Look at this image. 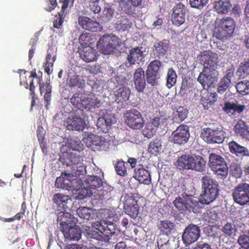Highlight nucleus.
<instances>
[{"mask_svg": "<svg viewBox=\"0 0 249 249\" xmlns=\"http://www.w3.org/2000/svg\"><path fill=\"white\" fill-rule=\"evenodd\" d=\"M91 226L93 229L88 227V230H86L87 235L89 237L97 240L109 241L116 231L115 224L105 220L93 222Z\"/></svg>", "mask_w": 249, "mask_h": 249, "instance_id": "nucleus-1", "label": "nucleus"}, {"mask_svg": "<svg viewBox=\"0 0 249 249\" xmlns=\"http://www.w3.org/2000/svg\"><path fill=\"white\" fill-rule=\"evenodd\" d=\"M202 192L201 204H209L215 200L219 195V186L217 181L211 176L205 175L201 179Z\"/></svg>", "mask_w": 249, "mask_h": 249, "instance_id": "nucleus-2", "label": "nucleus"}, {"mask_svg": "<svg viewBox=\"0 0 249 249\" xmlns=\"http://www.w3.org/2000/svg\"><path fill=\"white\" fill-rule=\"evenodd\" d=\"M175 208L181 213L193 212L199 213L202 209L200 202L192 195L183 193L178 196L173 202Z\"/></svg>", "mask_w": 249, "mask_h": 249, "instance_id": "nucleus-3", "label": "nucleus"}, {"mask_svg": "<svg viewBox=\"0 0 249 249\" xmlns=\"http://www.w3.org/2000/svg\"><path fill=\"white\" fill-rule=\"evenodd\" d=\"M235 26V22L232 18L223 17L214 29L213 36L219 40H225L233 35Z\"/></svg>", "mask_w": 249, "mask_h": 249, "instance_id": "nucleus-4", "label": "nucleus"}, {"mask_svg": "<svg viewBox=\"0 0 249 249\" xmlns=\"http://www.w3.org/2000/svg\"><path fill=\"white\" fill-rule=\"evenodd\" d=\"M209 166L218 178H225L228 175L229 168L227 163L221 156L215 153L209 155Z\"/></svg>", "mask_w": 249, "mask_h": 249, "instance_id": "nucleus-5", "label": "nucleus"}, {"mask_svg": "<svg viewBox=\"0 0 249 249\" xmlns=\"http://www.w3.org/2000/svg\"><path fill=\"white\" fill-rule=\"evenodd\" d=\"M122 42L116 36L106 34L100 37L97 43V47L100 48L104 54H109L121 46Z\"/></svg>", "mask_w": 249, "mask_h": 249, "instance_id": "nucleus-6", "label": "nucleus"}, {"mask_svg": "<svg viewBox=\"0 0 249 249\" xmlns=\"http://www.w3.org/2000/svg\"><path fill=\"white\" fill-rule=\"evenodd\" d=\"M218 75L217 69H209L208 67H204L197 78V81L204 89L209 90L215 87Z\"/></svg>", "mask_w": 249, "mask_h": 249, "instance_id": "nucleus-7", "label": "nucleus"}, {"mask_svg": "<svg viewBox=\"0 0 249 249\" xmlns=\"http://www.w3.org/2000/svg\"><path fill=\"white\" fill-rule=\"evenodd\" d=\"M232 196L236 204L244 206L249 204V183L241 182L232 190Z\"/></svg>", "mask_w": 249, "mask_h": 249, "instance_id": "nucleus-8", "label": "nucleus"}, {"mask_svg": "<svg viewBox=\"0 0 249 249\" xmlns=\"http://www.w3.org/2000/svg\"><path fill=\"white\" fill-rule=\"evenodd\" d=\"M125 122L130 128L134 129H140L144 124L141 113L135 109L127 110L124 114Z\"/></svg>", "mask_w": 249, "mask_h": 249, "instance_id": "nucleus-9", "label": "nucleus"}, {"mask_svg": "<svg viewBox=\"0 0 249 249\" xmlns=\"http://www.w3.org/2000/svg\"><path fill=\"white\" fill-rule=\"evenodd\" d=\"M190 136L188 126L182 124L172 132L170 137L171 142L175 144L183 145L188 142Z\"/></svg>", "mask_w": 249, "mask_h": 249, "instance_id": "nucleus-10", "label": "nucleus"}, {"mask_svg": "<svg viewBox=\"0 0 249 249\" xmlns=\"http://www.w3.org/2000/svg\"><path fill=\"white\" fill-rule=\"evenodd\" d=\"M197 59L204 67L209 69H217L218 56L217 54L210 50L201 52L197 56Z\"/></svg>", "mask_w": 249, "mask_h": 249, "instance_id": "nucleus-11", "label": "nucleus"}, {"mask_svg": "<svg viewBox=\"0 0 249 249\" xmlns=\"http://www.w3.org/2000/svg\"><path fill=\"white\" fill-rule=\"evenodd\" d=\"M200 235V229L198 226L190 224L185 228L182 238L185 244L190 245L197 240Z\"/></svg>", "mask_w": 249, "mask_h": 249, "instance_id": "nucleus-12", "label": "nucleus"}, {"mask_svg": "<svg viewBox=\"0 0 249 249\" xmlns=\"http://www.w3.org/2000/svg\"><path fill=\"white\" fill-rule=\"evenodd\" d=\"M124 203L125 213L131 218L136 217L139 212V206L134 195L131 193L125 194Z\"/></svg>", "mask_w": 249, "mask_h": 249, "instance_id": "nucleus-13", "label": "nucleus"}, {"mask_svg": "<svg viewBox=\"0 0 249 249\" xmlns=\"http://www.w3.org/2000/svg\"><path fill=\"white\" fill-rule=\"evenodd\" d=\"M65 171L62 172L61 176L57 177L55 180V186L59 189L66 190H72L76 189L77 186L75 185L77 182V179H71V177L64 174Z\"/></svg>", "mask_w": 249, "mask_h": 249, "instance_id": "nucleus-14", "label": "nucleus"}, {"mask_svg": "<svg viewBox=\"0 0 249 249\" xmlns=\"http://www.w3.org/2000/svg\"><path fill=\"white\" fill-rule=\"evenodd\" d=\"M187 11L185 6L179 2L173 8L171 20L172 23L177 26L183 24L185 21V14Z\"/></svg>", "mask_w": 249, "mask_h": 249, "instance_id": "nucleus-15", "label": "nucleus"}, {"mask_svg": "<svg viewBox=\"0 0 249 249\" xmlns=\"http://www.w3.org/2000/svg\"><path fill=\"white\" fill-rule=\"evenodd\" d=\"M203 139L208 143H221L224 140V132L207 128L202 133Z\"/></svg>", "mask_w": 249, "mask_h": 249, "instance_id": "nucleus-16", "label": "nucleus"}, {"mask_svg": "<svg viewBox=\"0 0 249 249\" xmlns=\"http://www.w3.org/2000/svg\"><path fill=\"white\" fill-rule=\"evenodd\" d=\"M65 125L69 130L82 131L85 128L86 122L80 116H71L67 118Z\"/></svg>", "mask_w": 249, "mask_h": 249, "instance_id": "nucleus-17", "label": "nucleus"}, {"mask_svg": "<svg viewBox=\"0 0 249 249\" xmlns=\"http://www.w3.org/2000/svg\"><path fill=\"white\" fill-rule=\"evenodd\" d=\"M53 206L56 208L57 211H65L69 208L71 199L68 195H65L61 193H57L53 195Z\"/></svg>", "mask_w": 249, "mask_h": 249, "instance_id": "nucleus-18", "label": "nucleus"}, {"mask_svg": "<svg viewBox=\"0 0 249 249\" xmlns=\"http://www.w3.org/2000/svg\"><path fill=\"white\" fill-rule=\"evenodd\" d=\"M234 69L230 68L227 70L225 74L219 82L217 92L220 94H223L230 87L231 84V78L233 77Z\"/></svg>", "mask_w": 249, "mask_h": 249, "instance_id": "nucleus-19", "label": "nucleus"}, {"mask_svg": "<svg viewBox=\"0 0 249 249\" xmlns=\"http://www.w3.org/2000/svg\"><path fill=\"white\" fill-rule=\"evenodd\" d=\"M57 213V221L59 222L60 230H62L63 228H65L73 224H76L77 219L74 217L70 213L66 212L65 211H59Z\"/></svg>", "mask_w": 249, "mask_h": 249, "instance_id": "nucleus-20", "label": "nucleus"}, {"mask_svg": "<svg viewBox=\"0 0 249 249\" xmlns=\"http://www.w3.org/2000/svg\"><path fill=\"white\" fill-rule=\"evenodd\" d=\"M64 228L61 231L62 232L65 238L70 240L78 241L81 238L82 232L80 227L73 224Z\"/></svg>", "mask_w": 249, "mask_h": 249, "instance_id": "nucleus-21", "label": "nucleus"}, {"mask_svg": "<svg viewBox=\"0 0 249 249\" xmlns=\"http://www.w3.org/2000/svg\"><path fill=\"white\" fill-rule=\"evenodd\" d=\"M133 81L136 90L138 92H143L145 88L146 81L144 71L142 68H138L135 70L133 76Z\"/></svg>", "mask_w": 249, "mask_h": 249, "instance_id": "nucleus-22", "label": "nucleus"}, {"mask_svg": "<svg viewBox=\"0 0 249 249\" xmlns=\"http://www.w3.org/2000/svg\"><path fill=\"white\" fill-rule=\"evenodd\" d=\"M142 47L137 46L132 48L129 51V53L127 56V60L129 62L130 65H133L139 64L142 61L144 57L143 51L142 50Z\"/></svg>", "mask_w": 249, "mask_h": 249, "instance_id": "nucleus-23", "label": "nucleus"}, {"mask_svg": "<svg viewBox=\"0 0 249 249\" xmlns=\"http://www.w3.org/2000/svg\"><path fill=\"white\" fill-rule=\"evenodd\" d=\"M78 22L83 29L92 32H96L101 28V25L98 22L87 17H79Z\"/></svg>", "mask_w": 249, "mask_h": 249, "instance_id": "nucleus-24", "label": "nucleus"}, {"mask_svg": "<svg viewBox=\"0 0 249 249\" xmlns=\"http://www.w3.org/2000/svg\"><path fill=\"white\" fill-rule=\"evenodd\" d=\"M134 177L140 183L148 185L151 183V178L149 172L142 165H138L135 169Z\"/></svg>", "mask_w": 249, "mask_h": 249, "instance_id": "nucleus-25", "label": "nucleus"}, {"mask_svg": "<svg viewBox=\"0 0 249 249\" xmlns=\"http://www.w3.org/2000/svg\"><path fill=\"white\" fill-rule=\"evenodd\" d=\"M246 108V106L238 103L237 101L235 102L227 101L224 104L223 110L227 114L231 113L233 115L240 114Z\"/></svg>", "mask_w": 249, "mask_h": 249, "instance_id": "nucleus-26", "label": "nucleus"}, {"mask_svg": "<svg viewBox=\"0 0 249 249\" xmlns=\"http://www.w3.org/2000/svg\"><path fill=\"white\" fill-rule=\"evenodd\" d=\"M228 147L231 153L238 157L243 158L249 156V151L247 148L240 145L234 141L229 142Z\"/></svg>", "mask_w": 249, "mask_h": 249, "instance_id": "nucleus-27", "label": "nucleus"}, {"mask_svg": "<svg viewBox=\"0 0 249 249\" xmlns=\"http://www.w3.org/2000/svg\"><path fill=\"white\" fill-rule=\"evenodd\" d=\"M170 47V42L167 39H162V40L156 42L153 46V53L154 55H156L159 58L164 56L168 52Z\"/></svg>", "mask_w": 249, "mask_h": 249, "instance_id": "nucleus-28", "label": "nucleus"}, {"mask_svg": "<svg viewBox=\"0 0 249 249\" xmlns=\"http://www.w3.org/2000/svg\"><path fill=\"white\" fill-rule=\"evenodd\" d=\"M191 169L195 171L202 172L206 167V161L202 157L194 155L191 157Z\"/></svg>", "mask_w": 249, "mask_h": 249, "instance_id": "nucleus-29", "label": "nucleus"}, {"mask_svg": "<svg viewBox=\"0 0 249 249\" xmlns=\"http://www.w3.org/2000/svg\"><path fill=\"white\" fill-rule=\"evenodd\" d=\"M61 161L70 167L73 165L82 163V158L76 153H66L60 158Z\"/></svg>", "mask_w": 249, "mask_h": 249, "instance_id": "nucleus-30", "label": "nucleus"}, {"mask_svg": "<svg viewBox=\"0 0 249 249\" xmlns=\"http://www.w3.org/2000/svg\"><path fill=\"white\" fill-rule=\"evenodd\" d=\"M231 4L230 0H218L213 2V8L219 14H226L231 10Z\"/></svg>", "mask_w": 249, "mask_h": 249, "instance_id": "nucleus-31", "label": "nucleus"}, {"mask_svg": "<svg viewBox=\"0 0 249 249\" xmlns=\"http://www.w3.org/2000/svg\"><path fill=\"white\" fill-rule=\"evenodd\" d=\"M97 52L95 49L89 46H85L80 53L81 57L86 62L95 61L97 59Z\"/></svg>", "mask_w": 249, "mask_h": 249, "instance_id": "nucleus-32", "label": "nucleus"}, {"mask_svg": "<svg viewBox=\"0 0 249 249\" xmlns=\"http://www.w3.org/2000/svg\"><path fill=\"white\" fill-rule=\"evenodd\" d=\"M86 172V166L82 163L72 165L69 169L65 170L64 174H65L66 176L67 175L68 176L73 178L83 175Z\"/></svg>", "mask_w": 249, "mask_h": 249, "instance_id": "nucleus-33", "label": "nucleus"}, {"mask_svg": "<svg viewBox=\"0 0 249 249\" xmlns=\"http://www.w3.org/2000/svg\"><path fill=\"white\" fill-rule=\"evenodd\" d=\"M192 156L189 155H183L179 157L175 165L179 170H190Z\"/></svg>", "mask_w": 249, "mask_h": 249, "instance_id": "nucleus-34", "label": "nucleus"}, {"mask_svg": "<svg viewBox=\"0 0 249 249\" xmlns=\"http://www.w3.org/2000/svg\"><path fill=\"white\" fill-rule=\"evenodd\" d=\"M39 90L41 94L43 91H46L44 95V99L45 102L46 103L45 105V107L48 109V107L50 105L52 97V87L50 85V82L40 83Z\"/></svg>", "mask_w": 249, "mask_h": 249, "instance_id": "nucleus-35", "label": "nucleus"}, {"mask_svg": "<svg viewBox=\"0 0 249 249\" xmlns=\"http://www.w3.org/2000/svg\"><path fill=\"white\" fill-rule=\"evenodd\" d=\"M68 86L71 89L77 88L81 89H84L86 87L85 80L82 76L74 74L70 78Z\"/></svg>", "mask_w": 249, "mask_h": 249, "instance_id": "nucleus-36", "label": "nucleus"}, {"mask_svg": "<svg viewBox=\"0 0 249 249\" xmlns=\"http://www.w3.org/2000/svg\"><path fill=\"white\" fill-rule=\"evenodd\" d=\"M130 90L129 88L122 87L115 91L116 101L118 103H123L126 101L129 98Z\"/></svg>", "mask_w": 249, "mask_h": 249, "instance_id": "nucleus-37", "label": "nucleus"}, {"mask_svg": "<svg viewBox=\"0 0 249 249\" xmlns=\"http://www.w3.org/2000/svg\"><path fill=\"white\" fill-rule=\"evenodd\" d=\"M84 183L88 188L93 190L100 188L103 184L102 179L97 176H88Z\"/></svg>", "mask_w": 249, "mask_h": 249, "instance_id": "nucleus-38", "label": "nucleus"}, {"mask_svg": "<svg viewBox=\"0 0 249 249\" xmlns=\"http://www.w3.org/2000/svg\"><path fill=\"white\" fill-rule=\"evenodd\" d=\"M56 60V55H53V49H49L47 50V55L45 59V63L44 65V71L48 75L51 74L50 68L53 67V63Z\"/></svg>", "mask_w": 249, "mask_h": 249, "instance_id": "nucleus-39", "label": "nucleus"}, {"mask_svg": "<svg viewBox=\"0 0 249 249\" xmlns=\"http://www.w3.org/2000/svg\"><path fill=\"white\" fill-rule=\"evenodd\" d=\"M83 104H84L83 108L88 110L99 108L102 105L101 100L95 96L91 98H85Z\"/></svg>", "mask_w": 249, "mask_h": 249, "instance_id": "nucleus-40", "label": "nucleus"}, {"mask_svg": "<svg viewBox=\"0 0 249 249\" xmlns=\"http://www.w3.org/2000/svg\"><path fill=\"white\" fill-rule=\"evenodd\" d=\"M234 132L237 135H240L244 138L249 136L248 125L242 120H239L234 126Z\"/></svg>", "mask_w": 249, "mask_h": 249, "instance_id": "nucleus-41", "label": "nucleus"}, {"mask_svg": "<svg viewBox=\"0 0 249 249\" xmlns=\"http://www.w3.org/2000/svg\"><path fill=\"white\" fill-rule=\"evenodd\" d=\"M188 113V110L183 107H179L177 110L174 112L173 119L175 122H181L184 120L187 117Z\"/></svg>", "mask_w": 249, "mask_h": 249, "instance_id": "nucleus-42", "label": "nucleus"}, {"mask_svg": "<svg viewBox=\"0 0 249 249\" xmlns=\"http://www.w3.org/2000/svg\"><path fill=\"white\" fill-rule=\"evenodd\" d=\"M230 175L236 178H240L242 175V169L238 162H232L229 167Z\"/></svg>", "mask_w": 249, "mask_h": 249, "instance_id": "nucleus-43", "label": "nucleus"}, {"mask_svg": "<svg viewBox=\"0 0 249 249\" xmlns=\"http://www.w3.org/2000/svg\"><path fill=\"white\" fill-rule=\"evenodd\" d=\"M85 99V98H83L81 93L76 92L70 98V102L75 108H83L84 104L83 103Z\"/></svg>", "mask_w": 249, "mask_h": 249, "instance_id": "nucleus-44", "label": "nucleus"}, {"mask_svg": "<svg viewBox=\"0 0 249 249\" xmlns=\"http://www.w3.org/2000/svg\"><path fill=\"white\" fill-rule=\"evenodd\" d=\"M174 227V224L171 221L165 220L161 221L159 225V229L163 234L169 235L171 233Z\"/></svg>", "mask_w": 249, "mask_h": 249, "instance_id": "nucleus-45", "label": "nucleus"}, {"mask_svg": "<svg viewBox=\"0 0 249 249\" xmlns=\"http://www.w3.org/2000/svg\"><path fill=\"white\" fill-rule=\"evenodd\" d=\"M177 75L175 71L172 68H169L167 71L166 76V85L168 88L170 89L176 83Z\"/></svg>", "mask_w": 249, "mask_h": 249, "instance_id": "nucleus-46", "label": "nucleus"}, {"mask_svg": "<svg viewBox=\"0 0 249 249\" xmlns=\"http://www.w3.org/2000/svg\"><path fill=\"white\" fill-rule=\"evenodd\" d=\"M92 210L88 207H81L77 210V214L81 218L89 220L93 217Z\"/></svg>", "mask_w": 249, "mask_h": 249, "instance_id": "nucleus-47", "label": "nucleus"}, {"mask_svg": "<svg viewBox=\"0 0 249 249\" xmlns=\"http://www.w3.org/2000/svg\"><path fill=\"white\" fill-rule=\"evenodd\" d=\"M238 92L242 95L249 94V81L243 80L239 82L236 85Z\"/></svg>", "mask_w": 249, "mask_h": 249, "instance_id": "nucleus-48", "label": "nucleus"}, {"mask_svg": "<svg viewBox=\"0 0 249 249\" xmlns=\"http://www.w3.org/2000/svg\"><path fill=\"white\" fill-rule=\"evenodd\" d=\"M145 75L148 84L153 86H157L158 84L160 78V73L146 71Z\"/></svg>", "mask_w": 249, "mask_h": 249, "instance_id": "nucleus-49", "label": "nucleus"}, {"mask_svg": "<svg viewBox=\"0 0 249 249\" xmlns=\"http://www.w3.org/2000/svg\"><path fill=\"white\" fill-rule=\"evenodd\" d=\"M161 149V142L160 140L157 139L151 141L148 147L149 153L152 154H155L159 153Z\"/></svg>", "mask_w": 249, "mask_h": 249, "instance_id": "nucleus-50", "label": "nucleus"}, {"mask_svg": "<svg viewBox=\"0 0 249 249\" xmlns=\"http://www.w3.org/2000/svg\"><path fill=\"white\" fill-rule=\"evenodd\" d=\"M162 62L158 59H155L150 62L147 67L146 71L154 72L156 73H160V70L162 67Z\"/></svg>", "mask_w": 249, "mask_h": 249, "instance_id": "nucleus-51", "label": "nucleus"}, {"mask_svg": "<svg viewBox=\"0 0 249 249\" xmlns=\"http://www.w3.org/2000/svg\"><path fill=\"white\" fill-rule=\"evenodd\" d=\"M167 121V119L163 116L156 117L152 119L150 126L156 131L159 125L164 124Z\"/></svg>", "mask_w": 249, "mask_h": 249, "instance_id": "nucleus-52", "label": "nucleus"}, {"mask_svg": "<svg viewBox=\"0 0 249 249\" xmlns=\"http://www.w3.org/2000/svg\"><path fill=\"white\" fill-rule=\"evenodd\" d=\"M209 222L213 223L214 221H218L220 218L219 213L214 208H212L208 210L207 212Z\"/></svg>", "mask_w": 249, "mask_h": 249, "instance_id": "nucleus-53", "label": "nucleus"}, {"mask_svg": "<svg viewBox=\"0 0 249 249\" xmlns=\"http://www.w3.org/2000/svg\"><path fill=\"white\" fill-rule=\"evenodd\" d=\"M209 0H189L191 7L202 10L208 3Z\"/></svg>", "mask_w": 249, "mask_h": 249, "instance_id": "nucleus-54", "label": "nucleus"}, {"mask_svg": "<svg viewBox=\"0 0 249 249\" xmlns=\"http://www.w3.org/2000/svg\"><path fill=\"white\" fill-rule=\"evenodd\" d=\"M125 163L124 161H118L115 165V170L118 175L124 176L127 174Z\"/></svg>", "mask_w": 249, "mask_h": 249, "instance_id": "nucleus-55", "label": "nucleus"}, {"mask_svg": "<svg viewBox=\"0 0 249 249\" xmlns=\"http://www.w3.org/2000/svg\"><path fill=\"white\" fill-rule=\"evenodd\" d=\"M223 231L229 236L234 235L236 231V226L232 223L228 222L223 227Z\"/></svg>", "mask_w": 249, "mask_h": 249, "instance_id": "nucleus-56", "label": "nucleus"}, {"mask_svg": "<svg viewBox=\"0 0 249 249\" xmlns=\"http://www.w3.org/2000/svg\"><path fill=\"white\" fill-rule=\"evenodd\" d=\"M99 1V0H90L89 1V9L90 11L94 14H98L101 11Z\"/></svg>", "mask_w": 249, "mask_h": 249, "instance_id": "nucleus-57", "label": "nucleus"}, {"mask_svg": "<svg viewBox=\"0 0 249 249\" xmlns=\"http://www.w3.org/2000/svg\"><path fill=\"white\" fill-rule=\"evenodd\" d=\"M91 36L89 33H83L80 35L79 40L80 43L85 46H89L91 44L90 40Z\"/></svg>", "mask_w": 249, "mask_h": 249, "instance_id": "nucleus-58", "label": "nucleus"}, {"mask_svg": "<svg viewBox=\"0 0 249 249\" xmlns=\"http://www.w3.org/2000/svg\"><path fill=\"white\" fill-rule=\"evenodd\" d=\"M132 23L127 18H124L121 22L118 24L117 28L123 31H127L131 27Z\"/></svg>", "mask_w": 249, "mask_h": 249, "instance_id": "nucleus-59", "label": "nucleus"}, {"mask_svg": "<svg viewBox=\"0 0 249 249\" xmlns=\"http://www.w3.org/2000/svg\"><path fill=\"white\" fill-rule=\"evenodd\" d=\"M91 194L90 191L86 188L78 189L77 190V193L76 198L79 200H83L85 198L89 196Z\"/></svg>", "mask_w": 249, "mask_h": 249, "instance_id": "nucleus-60", "label": "nucleus"}, {"mask_svg": "<svg viewBox=\"0 0 249 249\" xmlns=\"http://www.w3.org/2000/svg\"><path fill=\"white\" fill-rule=\"evenodd\" d=\"M238 242L242 247L249 248V235H241L238 239Z\"/></svg>", "mask_w": 249, "mask_h": 249, "instance_id": "nucleus-61", "label": "nucleus"}, {"mask_svg": "<svg viewBox=\"0 0 249 249\" xmlns=\"http://www.w3.org/2000/svg\"><path fill=\"white\" fill-rule=\"evenodd\" d=\"M156 131L154 128H153L152 126H150V124H148L146 125L145 128L142 130V133L145 137L150 139L153 136Z\"/></svg>", "mask_w": 249, "mask_h": 249, "instance_id": "nucleus-62", "label": "nucleus"}, {"mask_svg": "<svg viewBox=\"0 0 249 249\" xmlns=\"http://www.w3.org/2000/svg\"><path fill=\"white\" fill-rule=\"evenodd\" d=\"M168 235L162 234L158 236L157 239V244L158 248L170 243Z\"/></svg>", "mask_w": 249, "mask_h": 249, "instance_id": "nucleus-63", "label": "nucleus"}, {"mask_svg": "<svg viewBox=\"0 0 249 249\" xmlns=\"http://www.w3.org/2000/svg\"><path fill=\"white\" fill-rule=\"evenodd\" d=\"M239 70L244 73L249 74V57L240 63Z\"/></svg>", "mask_w": 249, "mask_h": 249, "instance_id": "nucleus-64", "label": "nucleus"}]
</instances>
